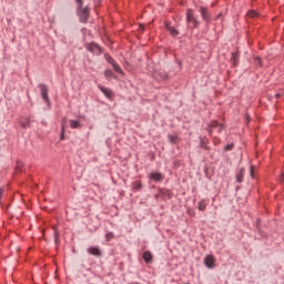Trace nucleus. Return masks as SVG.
I'll list each match as a JSON object with an SVG mask.
<instances>
[{
    "label": "nucleus",
    "instance_id": "nucleus-1",
    "mask_svg": "<svg viewBox=\"0 0 284 284\" xmlns=\"http://www.w3.org/2000/svg\"><path fill=\"white\" fill-rule=\"evenodd\" d=\"M78 3V17L82 23H87L90 19V9L83 8V0H77Z\"/></svg>",
    "mask_w": 284,
    "mask_h": 284
},
{
    "label": "nucleus",
    "instance_id": "nucleus-2",
    "mask_svg": "<svg viewBox=\"0 0 284 284\" xmlns=\"http://www.w3.org/2000/svg\"><path fill=\"white\" fill-rule=\"evenodd\" d=\"M186 23H187L189 28H199V26L201 23L199 21V17L194 16V10H192V9H187Z\"/></svg>",
    "mask_w": 284,
    "mask_h": 284
},
{
    "label": "nucleus",
    "instance_id": "nucleus-3",
    "mask_svg": "<svg viewBox=\"0 0 284 284\" xmlns=\"http://www.w3.org/2000/svg\"><path fill=\"white\" fill-rule=\"evenodd\" d=\"M99 90L102 91V93L106 97V99H109L110 101H112V99H114V92L111 89H108L101 84L98 85Z\"/></svg>",
    "mask_w": 284,
    "mask_h": 284
},
{
    "label": "nucleus",
    "instance_id": "nucleus-4",
    "mask_svg": "<svg viewBox=\"0 0 284 284\" xmlns=\"http://www.w3.org/2000/svg\"><path fill=\"white\" fill-rule=\"evenodd\" d=\"M106 61H108V63H111V65L113 67V70H115V72H118V74H123V70L121 69L119 63H116V61H114V59H112V57L108 55Z\"/></svg>",
    "mask_w": 284,
    "mask_h": 284
},
{
    "label": "nucleus",
    "instance_id": "nucleus-5",
    "mask_svg": "<svg viewBox=\"0 0 284 284\" xmlns=\"http://www.w3.org/2000/svg\"><path fill=\"white\" fill-rule=\"evenodd\" d=\"M39 88H40V92L43 101H45V103H50V99L48 98V85L40 84Z\"/></svg>",
    "mask_w": 284,
    "mask_h": 284
},
{
    "label": "nucleus",
    "instance_id": "nucleus-6",
    "mask_svg": "<svg viewBox=\"0 0 284 284\" xmlns=\"http://www.w3.org/2000/svg\"><path fill=\"white\" fill-rule=\"evenodd\" d=\"M150 179H151V181H155V183H162L163 179H165V178L163 176L162 173L152 172L150 174Z\"/></svg>",
    "mask_w": 284,
    "mask_h": 284
},
{
    "label": "nucleus",
    "instance_id": "nucleus-7",
    "mask_svg": "<svg viewBox=\"0 0 284 284\" xmlns=\"http://www.w3.org/2000/svg\"><path fill=\"white\" fill-rule=\"evenodd\" d=\"M216 260H214V255H207L204 260V264L206 265V267H209L210 270H214V263Z\"/></svg>",
    "mask_w": 284,
    "mask_h": 284
},
{
    "label": "nucleus",
    "instance_id": "nucleus-8",
    "mask_svg": "<svg viewBox=\"0 0 284 284\" xmlns=\"http://www.w3.org/2000/svg\"><path fill=\"white\" fill-rule=\"evenodd\" d=\"M165 28H166V30L170 31V34L172 37H179L180 32H179V30H176V28L170 26L169 23L165 24Z\"/></svg>",
    "mask_w": 284,
    "mask_h": 284
},
{
    "label": "nucleus",
    "instance_id": "nucleus-9",
    "mask_svg": "<svg viewBox=\"0 0 284 284\" xmlns=\"http://www.w3.org/2000/svg\"><path fill=\"white\" fill-rule=\"evenodd\" d=\"M155 79H158L159 81H165V79H168V73L163 72V71H159L154 73Z\"/></svg>",
    "mask_w": 284,
    "mask_h": 284
},
{
    "label": "nucleus",
    "instance_id": "nucleus-10",
    "mask_svg": "<svg viewBox=\"0 0 284 284\" xmlns=\"http://www.w3.org/2000/svg\"><path fill=\"white\" fill-rule=\"evenodd\" d=\"M200 12L204 21H210V16L207 14V9H205V7H201Z\"/></svg>",
    "mask_w": 284,
    "mask_h": 284
},
{
    "label": "nucleus",
    "instance_id": "nucleus-11",
    "mask_svg": "<svg viewBox=\"0 0 284 284\" xmlns=\"http://www.w3.org/2000/svg\"><path fill=\"white\" fill-rule=\"evenodd\" d=\"M88 252L89 254H92V256H101V251L99 247H90Z\"/></svg>",
    "mask_w": 284,
    "mask_h": 284
},
{
    "label": "nucleus",
    "instance_id": "nucleus-12",
    "mask_svg": "<svg viewBox=\"0 0 284 284\" xmlns=\"http://www.w3.org/2000/svg\"><path fill=\"white\" fill-rule=\"evenodd\" d=\"M243 179H245V170H241L237 174H236V181L237 183H243Z\"/></svg>",
    "mask_w": 284,
    "mask_h": 284
},
{
    "label": "nucleus",
    "instance_id": "nucleus-13",
    "mask_svg": "<svg viewBox=\"0 0 284 284\" xmlns=\"http://www.w3.org/2000/svg\"><path fill=\"white\" fill-rule=\"evenodd\" d=\"M20 125H21V128H30V120L29 119H27V118H22L21 120H20Z\"/></svg>",
    "mask_w": 284,
    "mask_h": 284
},
{
    "label": "nucleus",
    "instance_id": "nucleus-14",
    "mask_svg": "<svg viewBox=\"0 0 284 284\" xmlns=\"http://www.w3.org/2000/svg\"><path fill=\"white\" fill-rule=\"evenodd\" d=\"M143 260L145 261V263H150V261H152V253L150 251L144 252Z\"/></svg>",
    "mask_w": 284,
    "mask_h": 284
},
{
    "label": "nucleus",
    "instance_id": "nucleus-15",
    "mask_svg": "<svg viewBox=\"0 0 284 284\" xmlns=\"http://www.w3.org/2000/svg\"><path fill=\"white\" fill-rule=\"evenodd\" d=\"M70 128H72L73 130H77L78 128H81V123L77 120H71Z\"/></svg>",
    "mask_w": 284,
    "mask_h": 284
},
{
    "label": "nucleus",
    "instance_id": "nucleus-16",
    "mask_svg": "<svg viewBox=\"0 0 284 284\" xmlns=\"http://www.w3.org/2000/svg\"><path fill=\"white\" fill-rule=\"evenodd\" d=\"M246 17L248 19H256V17H258V12L254 11V10H251L247 12Z\"/></svg>",
    "mask_w": 284,
    "mask_h": 284
},
{
    "label": "nucleus",
    "instance_id": "nucleus-17",
    "mask_svg": "<svg viewBox=\"0 0 284 284\" xmlns=\"http://www.w3.org/2000/svg\"><path fill=\"white\" fill-rule=\"evenodd\" d=\"M205 207H207V204H205V201L199 202L200 212H204Z\"/></svg>",
    "mask_w": 284,
    "mask_h": 284
},
{
    "label": "nucleus",
    "instance_id": "nucleus-18",
    "mask_svg": "<svg viewBox=\"0 0 284 284\" xmlns=\"http://www.w3.org/2000/svg\"><path fill=\"white\" fill-rule=\"evenodd\" d=\"M105 239H106V241H112V239H114V233L108 232V233L105 234Z\"/></svg>",
    "mask_w": 284,
    "mask_h": 284
},
{
    "label": "nucleus",
    "instance_id": "nucleus-19",
    "mask_svg": "<svg viewBox=\"0 0 284 284\" xmlns=\"http://www.w3.org/2000/svg\"><path fill=\"white\" fill-rule=\"evenodd\" d=\"M219 125H221V124H219V122L213 121V122L211 123V125H210V129H211V130H216V128H219Z\"/></svg>",
    "mask_w": 284,
    "mask_h": 284
},
{
    "label": "nucleus",
    "instance_id": "nucleus-20",
    "mask_svg": "<svg viewBox=\"0 0 284 284\" xmlns=\"http://www.w3.org/2000/svg\"><path fill=\"white\" fill-rule=\"evenodd\" d=\"M169 140L171 143H176V141H179V138L176 135H169Z\"/></svg>",
    "mask_w": 284,
    "mask_h": 284
},
{
    "label": "nucleus",
    "instance_id": "nucleus-21",
    "mask_svg": "<svg viewBox=\"0 0 284 284\" xmlns=\"http://www.w3.org/2000/svg\"><path fill=\"white\" fill-rule=\"evenodd\" d=\"M64 132H65V121L62 122L61 141H63Z\"/></svg>",
    "mask_w": 284,
    "mask_h": 284
},
{
    "label": "nucleus",
    "instance_id": "nucleus-22",
    "mask_svg": "<svg viewBox=\"0 0 284 284\" xmlns=\"http://www.w3.org/2000/svg\"><path fill=\"white\" fill-rule=\"evenodd\" d=\"M89 50L90 52H97V44H90Z\"/></svg>",
    "mask_w": 284,
    "mask_h": 284
},
{
    "label": "nucleus",
    "instance_id": "nucleus-23",
    "mask_svg": "<svg viewBox=\"0 0 284 284\" xmlns=\"http://www.w3.org/2000/svg\"><path fill=\"white\" fill-rule=\"evenodd\" d=\"M113 74H114V73H112V71H110V70H106V71L104 72V75L106 77V79H110V77H113Z\"/></svg>",
    "mask_w": 284,
    "mask_h": 284
},
{
    "label": "nucleus",
    "instance_id": "nucleus-24",
    "mask_svg": "<svg viewBox=\"0 0 284 284\" xmlns=\"http://www.w3.org/2000/svg\"><path fill=\"white\" fill-rule=\"evenodd\" d=\"M141 189V182L133 183V190H140Z\"/></svg>",
    "mask_w": 284,
    "mask_h": 284
},
{
    "label": "nucleus",
    "instance_id": "nucleus-25",
    "mask_svg": "<svg viewBox=\"0 0 284 284\" xmlns=\"http://www.w3.org/2000/svg\"><path fill=\"white\" fill-rule=\"evenodd\" d=\"M284 94V90H282L281 92L276 93L275 97L276 99H281V97H283Z\"/></svg>",
    "mask_w": 284,
    "mask_h": 284
},
{
    "label": "nucleus",
    "instance_id": "nucleus-26",
    "mask_svg": "<svg viewBox=\"0 0 284 284\" xmlns=\"http://www.w3.org/2000/svg\"><path fill=\"white\" fill-rule=\"evenodd\" d=\"M234 148V144H229L225 146L226 152H230Z\"/></svg>",
    "mask_w": 284,
    "mask_h": 284
},
{
    "label": "nucleus",
    "instance_id": "nucleus-27",
    "mask_svg": "<svg viewBox=\"0 0 284 284\" xmlns=\"http://www.w3.org/2000/svg\"><path fill=\"white\" fill-rule=\"evenodd\" d=\"M216 132L221 133L223 131V124H220L219 128H215Z\"/></svg>",
    "mask_w": 284,
    "mask_h": 284
},
{
    "label": "nucleus",
    "instance_id": "nucleus-28",
    "mask_svg": "<svg viewBox=\"0 0 284 284\" xmlns=\"http://www.w3.org/2000/svg\"><path fill=\"white\" fill-rule=\"evenodd\" d=\"M255 63H257V65H261V58H255Z\"/></svg>",
    "mask_w": 284,
    "mask_h": 284
},
{
    "label": "nucleus",
    "instance_id": "nucleus-29",
    "mask_svg": "<svg viewBox=\"0 0 284 284\" xmlns=\"http://www.w3.org/2000/svg\"><path fill=\"white\" fill-rule=\"evenodd\" d=\"M251 176H254V166L251 168Z\"/></svg>",
    "mask_w": 284,
    "mask_h": 284
}]
</instances>
